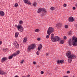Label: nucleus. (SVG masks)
I'll use <instances>...</instances> for the list:
<instances>
[{"mask_svg": "<svg viewBox=\"0 0 77 77\" xmlns=\"http://www.w3.org/2000/svg\"><path fill=\"white\" fill-rule=\"evenodd\" d=\"M36 54L38 56V55L39 54V51H37L36 53Z\"/></svg>", "mask_w": 77, "mask_h": 77, "instance_id": "32", "label": "nucleus"}, {"mask_svg": "<svg viewBox=\"0 0 77 77\" xmlns=\"http://www.w3.org/2000/svg\"><path fill=\"white\" fill-rule=\"evenodd\" d=\"M19 53H20V51H18L15 54H14V56H17V54H18Z\"/></svg>", "mask_w": 77, "mask_h": 77, "instance_id": "20", "label": "nucleus"}, {"mask_svg": "<svg viewBox=\"0 0 77 77\" xmlns=\"http://www.w3.org/2000/svg\"><path fill=\"white\" fill-rule=\"evenodd\" d=\"M48 35H47L46 36V38L47 39H48L49 38V36H50V34H48Z\"/></svg>", "mask_w": 77, "mask_h": 77, "instance_id": "30", "label": "nucleus"}, {"mask_svg": "<svg viewBox=\"0 0 77 77\" xmlns=\"http://www.w3.org/2000/svg\"><path fill=\"white\" fill-rule=\"evenodd\" d=\"M33 63L34 64V65H36V62L35 61H34L33 62Z\"/></svg>", "mask_w": 77, "mask_h": 77, "instance_id": "36", "label": "nucleus"}, {"mask_svg": "<svg viewBox=\"0 0 77 77\" xmlns=\"http://www.w3.org/2000/svg\"><path fill=\"white\" fill-rule=\"evenodd\" d=\"M46 56H48V53L46 54Z\"/></svg>", "mask_w": 77, "mask_h": 77, "instance_id": "44", "label": "nucleus"}, {"mask_svg": "<svg viewBox=\"0 0 77 77\" xmlns=\"http://www.w3.org/2000/svg\"><path fill=\"white\" fill-rule=\"evenodd\" d=\"M63 6L64 7H66V4H63Z\"/></svg>", "mask_w": 77, "mask_h": 77, "instance_id": "37", "label": "nucleus"}, {"mask_svg": "<svg viewBox=\"0 0 77 77\" xmlns=\"http://www.w3.org/2000/svg\"><path fill=\"white\" fill-rule=\"evenodd\" d=\"M36 47L35 44H32L30 45L27 49L28 51H30L31 50H33Z\"/></svg>", "mask_w": 77, "mask_h": 77, "instance_id": "5", "label": "nucleus"}, {"mask_svg": "<svg viewBox=\"0 0 77 77\" xmlns=\"http://www.w3.org/2000/svg\"><path fill=\"white\" fill-rule=\"evenodd\" d=\"M73 10H75V7H73Z\"/></svg>", "mask_w": 77, "mask_h": 77, "instance_id": "41", "label": "nucleus"}, {"mask_svg": "<svg viewBox=\"0 0 77 77\" xmlns=\"http://www.w3.org/2000/svg\"><path fill=\"white\" fill-rule=\"evenodd\" d=\"M17 25H15V27H17Z\"/></svg>", "mask_w": 77, "mask_h": 77, "instance_id": "49", "label": "nucleus"}, {"mask_svg": "<svg viewBox=\"0 0 77 77\" xmlns=\"http://www.w3.org/2000/svg\"><path fill=\"white\" fill-rule=\"evenodd\" d=\"M27 41V38H24L23 40V42H26Z\"/></svg>", "mask_w": 77, "mask_h": 77, "instance_id": "21", "label": "nucleus"}, {"mask_svg": "<svg viewBox=\"0 0 77 77\" xmlns=\"http://www.w3.org/2000/svg\"><path fill=\"white\" fill-rule=\"evenodd\" d=\"M6 74V72H4L3 71H2L1 70H0V74H5H5Z\"/></svg>", "mask_w": 77, "mask_h": 77, "instance_id": "17", "label": "nucleus"}, {"mask_svg": "<svg viewBox=\"0 0 77 77\" xmlns=\"http://www.w3.org/2000/svg\"><path fill=\"white\" fill-rule=\"evenodd\" d=\"M17 28L18 30L20 31V32H23V27H22V26L20 24H19L17 26Z\"/></svg>", "mask_w": 77, "mask_h": 77, "instance_id": "7", "label": "nucleus"}, {"mask_svg": "<svg viewBox=\"0 0 77 77\" xmlns=\"http://www.w3.org/2000/svg\"><path fill=\"white\" fill-rule=\"evenodd\" d=\"M64 39H66V36L64 37Z\"/></svg>", "mask_w": 77, "mask_h": 77, "instance_id": "40", "label": "nucleus"}, {"mask_svg": "<svg viewBox=\"0 0 77 77\" xmlns=\"http://www.w3.org/2000/svg\"><path fill=\"white\" fill-rule=\"evenodd\" d=\"M19 23L20 24H23V21L22 20H20L19 21Z\"/></svg>", "mask_w": 77, "mask_h": 77, "instance_id": "29", "label": "nucleus"}, {"mask_svg": "<svg viewBox=\"0 0 77 77\" xmlns=\"http://www.w3.org/2000/svg\"><path fill=\"white\" fill-rule=\"evenodd\" d=\"M1 44H2V41H0V45H1Z\"/></svg>", "mask_w": 77, "mask_h": 77, "instance_id": "47", "label": "nucleus"}, {"mask_svg": "<svg viewBox=\"0 0 77 77\" xmlns=\"http://www.w3.org/2000/svg\"><path fill=\"white\" fill-rule=\"evenodd\" d=\"M19 35V33L18 32H15V38H17Z\"/></svg>", "mask_w": 77, "mask_h": 77, "instance_id": "18", "label": "nucleus"}, {"mask_svg": "<svg viewBox=\"0 0 77 77\" xmlns=\"http://www.w3.org/2000/svg\"><path fill=\"white\" fill-rule=\"evenodd\" d=\"M37 3L36 2H34L33 3V5L34 6H36Z\"/></svg>", "mask_w": 77, "mask_h": 77, "instance_id": "26", "label": "nucleus"}, {"mask_svg": "<svg viewBox=\"0 0 77 77\" xmlns=\"http://www.w3.org/2000/svg\"><path fill=\"white\" fill-rule=\"evenodd\" d=\"M60 44H63V43H64V41H63V40H61L60 42Z\"/></svg>", "mask_w": 77, "mask_h": 77, "instance_id": "23", "label": "nucleus"}, {"mask_svg": "<svg viewBox=\"0 0 77 77\" xmlns=\"http://www.w3.org/2000/svg\"><path fill=\"white\" fill-rule=\"evenodd\" d=\"M62 26V24L61 23H58L56 24V27L57 29H59V27H61Z\"/></svg>", "mask_w": 77, "mask_h": 77, "instance_id": "12", "label": "nucleus"}, {"mask_svg": "<svg viewBox=\"0 0 77 77\" xmlns=\"http://www.w3.org/2000/svg\"><path fill=\"white\" fill-rule=\"evenodd\" d=\"M54 9L55 8L54 7H52L51 8V11H53V10H54Z\"/></svg>", "mask_w": 77, "mask_h": 77, "instance_id": "28", "label": "nucleus"}, {"mask_svg": "<svg viewBox=\"0 0 77 77\" xmlns=\"http://www.w3.org/2000/svg\"><path fill=\"white\" fill-rule=\"evenodd\" d=\"M75 58H76V56L74 54H72L70 58L68 60V62L69 63H71L72 62V59H75Z\"/></svg>", "mask_w": 77, "mask_h": 77, "instance_id": "4", "label": "nucleus"}, {"mask_svg": "<svg viewBox=\"0 0 77 77\" xmlns=\"http://www.w3.org/2000/svg\"><path fill=\"white\" fill-rule=\"evenodd\" d=\"M7 59H8V58L7 57H3L1 60L2 62H3L4 61L6 60Z\"/></svg>", "mask_w": 77, "mask_h": 77, "instance_id": "14", "label": "nucleus"}, {"mask_svg": "<svg viewBox=\"0 0 77 77\" xmlns=\"http://www.w3.org/2000/svg\"><path fill=\"white\" fill-rule=\"evenodd\" d=\"M67 72L68 73V74H69L70 73V71H68Z\"/></svg>", "mask_w": 77, "mask_h": 77, "instance_id": "39", "label": "nucleus"}, {"mask_svg": "<svg viewBox=\"0 0 77 77\" xmlns=\"http://www.w3.org/2000/svg\"><path fill=\"white\" fill-rule=\"evenodd\" d=\"M71 53L69 51L67 52L66 53V56L67 57L69 58V59H70V57H71Z\"/></svg>", "mask_w": 77, "mask_h": 77, "instance_id": "9", "label": "nucleus"}, {"mask_svg": "<svg viewBox=\"0 0 77 77\" xmlns=\"http://www.w3.org/2000/svg\"><path fill=\"white\" fill-rule=\"evenodd\" d=\"M44 12L45 14H44V15H45L46 14V13L47 12V10L44 8H39L37 11L38 13H40V12Z\"/></svg>", "mask_w": 77, "mask_h": 77, "instance_id": "6", "label": "nucleus"}, {"mask_svg": "<svg viewBox=\"0 0 77 77\" xmlns=\"http://www.w3.org/2000/svg\"><path fill=\"white\" fill-rule=\"evenodd\" d=\"M51 41L52 42H57L60 41V38L58 36H57L54 37V34H51Z\"/></svg>", "mask_w": 77, "mask_h": 77, "instance_id": "1", "label": "nucleus"}, {"mask_svg": "<svg viewBox=\"0 0 77 77\" xmlns=\"http://www.w3.org/2000/svg\"><path fill=\"white\" fill-rule=\"evenodd\" d=\"M37 40L38 41H39V40H40V38H37Z\"/></svg>", "mask_w": 77, "mask_h": 77, "instance_id": "43", "label": "nucleus"}, {"mask_svg": "<svg viewBox=\"0 0 77 77\" xmlns=\"http://www.w3.org/2000/svg\"><path fill=\"white\" fill-rule=\"evenodd\" d=\"M3 50H4V52H6V51L8 50V48H4L3 49Z\"/></svg>", "mask_w": 77, "mask_h": 77, "instance_id": "25", "label": "nucleus"}, {"mask_svg": "<svg viewBox=\"0 0 77 77\" xmlns=\"http://www.w3.org/2000/svg\"><path fill=\"white\" fill-rule=\"evenodd\" d=\"M72 40L71 39V38H70L68 40V43L69 44V46H71L72 45Z\"/></svg>", "mask_w": 77, "mask_h": 77, "instance_id": "11", "label": "nucleus"}, {"mask_svg": "<svg viewBox=\"0 0 77 77\" xmlns=\"http://www.w3.org/2000/svg\"><path fill=\"white\" fill-rule=\"evenodd\" d=\"M54 28L52 27H50L48 28V30L47 34H48V35H50V34H51V33L54 32Z\"/></svg>", "mask_w": 77, "mask_h": 77, "instance_id": "3", "label": "nucleus"}, {"mask_svg": "<svg viewBox=\"0 0 77 77\" xmlns=\"http://www.w3.org/2000/svg\"><path fill=\"white\" fill-rule=\"evenodd\" d=\"M72 45L74 47L77 46V38L76 37L73 36L72 37Z\"/></svg>", "mask_w": 77, "mask_h": 77, "instance_id": "2", "label": "nucleus"}, {"mask_svg": "<svg viewBox=\"0 0 77 77\" xmlns=\"http://www.w3.org/2000/svg\"><path fill=\"white\" fill-rule=\"evenodd\" d=\"M42 48V45L40 44L38 46V51H39L41 48Z\"/></svg>", "mask_w": 77, "mask_h": 77, "instance_id": "15", "label": "nucleus"}, {"mask_svg": "<svg viewBox=\"0 0 77 77\" xmlns=\"http://www.w3.org/2000/svg\"><path fill=\"white\" fill-rule=\"evenodd\" d=\"M68 27V26L67 25H66L65 26V28H66V29H67Z\"/></svg>", "mask_w": 77, "mask_h": 77, "instance_id": "33", "label": "nucleus"}, {"mask_svg": "<svg viewBox=\"0 0 77 77\" xmlns=\"http://www.w3.org/2000/svg\"><path fill=\"white\" fill-rule=\"evenodd\" d=\"M75 27L77 29V24L75 25Z\"/></svg>", "mask_w": 77, "mask_h": 77, "instance_id": "42", "label": "nucleus"}, {"mask_svg": "<svg viewBox=\"0 0 77 77\" xmlns=\"http://www.w3.org/2000/svg\"><path fill=\"white\" fill-rule=\"evenodd\" d=\"M30 76V75H28L27 76V77H29Z\"/></svg>", "mask_w": 77, "mask_h": 77, "instance_id": "45", "label": "nucleus"}, {"mask_svg": "<svg viewBox=\"0 0 77 77\" xmlns=\"http://www.w3.org/2000/svg\"><path fill=\"white\" fill-rule=\"evenodd\" d=\"M23 62H24V60H22L20 62V63H23Z\"/></svg>", "mask_w": 77, "mask_h": 77, "instance_id": "35", "label": "nucleus"}, {"mask_svg": "<svg viewBox=\"0 0 77 77\" xmlns=\"http://www.w3.org/2000/svg\"><path fill=\"white\" fill-rule=\"evenodd\" d=\"M41 74H44V71H42L41 72Z\"/></svg>", "mask_w": 77, "mask_h": 77, "instance_id": "38", "label": "nucleus"}, {"mask_svg": "<svg viewBox=\"0 0 77 77\" xmlns=\"http://www.w3.org/2000/svg\"><path fill=\"white\" fill-rule=\"evenodd\" d=\"M40 31V30H39V29H36L35 30V32H39Z\"/></svg>", "mask_w": 77, "mask_h": 77, "instance_id": "22", "label": "nucleus"}, {"mask_svg": "<svg viewBox=\"0 0 77 77\" xmlns=\"http://www.w3.org/2000/svg\"><path fill=\"white\" fill-rule=\"evenodd\" d=\"M13 45H14V46L15 47H16V48H19V47H20L19 44H18L17 42L16 41H15Z\"/></svg>", "mask_w": 77, "mask_h": 77, "instance_id": "8", "label": "nucleus"}, {"mask_svg": "<svg viewBox=\"0 0 77 77\" xmlns=\"http://www.w3.org/2000/svg\"><path fill=\"white\" fill-rule=\"evenodd\" d=\"M18 6V3H16L14 5V7H15V8H17V7Z\"/></svg>", "mask_w": 77, "mask_h": 77, "instance_id": "27", "label": "nucleus"}, {"mask_svg": "<svg viewBox=\"0 0 77 77\" xmlns=\"http://www.w3.org/2000/svg\"><path fill=\"white\" fill-rule=\"evenodd\" d=\"M14 56H15L13 54L12 55H11V56H9L8 57V59H12V57H14Z\"/></svg>", "mask_w": 77, "mask_h": 77, "instance_id": "19", "label": "nucleus"}, {"mask_svg": "<svg viewBox=\"0 0 77 77\" xmlns=\"http://www.w3.org/2000/svg\"><path fill=\"white\" fill-rule=\"evenodd\" d=\"M0 14L2 17H3L5 15V13L3 11H0Z\"/></svg>", "mask_w": 77, "mask_h": 77, "instance_id": "16", "label": "nucleus"}, {"mask_svg": "<svg viewBox=\"0 0 77 77\" xmlns=\"http://www.w3.org/2000/svg\"><path fill=\"white\" fill-rule=\"evenodd\" d=\"M72 33V32L71 31H70L69 32V35H71Z\"/></svg>", "mask_w": 77, "mask_h": 77, "instance_id": "34", "label": "nucleus"}, {"mask_svg": "<svg viewBox=\"0 0 77 77\" xmlns=\"http://www.w3.org/2000/svg\"><path fill=\"white\" fill-rule=\"evenodd\" d=\"M23 1L24 3H27L28 5H30L32 4V3L29 0H23Z\"/></svg>", "mask_w": 77, "mask_h": 77, "instance_id": "10", "label": "nucleus"}, {"mask_svg": "<svg viewBox=\"0 0 77 77\" xmlns=\"http://www.w3.org/2000/svg\"><path fill=\"white\" fill-rule=\"evenodd\" d=\"M69 21L70 23L73 22V21H74V19H73V17H70L69 19Z\"/></svg>", "mask_w": 77, "mask_h": 77, "instance_id": "13", "label": "nucleus"}, {"mask_svg": "<svg viewBox=\"0 0 77 77\" xmlns=\"http://www.w3.org/2000/svg\"><path fill=\"white\" fill-rule=\"evenodd\" d=\"M75 6H76V7H77V3H76L75 5Z\"/></svg>", "mask_w": 77, "mask_h": 77, "instance_id": "46", "label": "nucleus"}, {"mask_svg": "<svg viewBox=\"0 0 77 77\" xmlns=\"http://www.w3.org/2000/svg\"><path fill=\"white\" fill-rule=\"evenodd\" d=\"M64 62H65V61H64L63 60H60V63H64Z\"/></svg>", "mask_w": 77, "mask_h": 77, "instance_id": "24", "label": "nucleus"}, {"mask_svg": "<svg viewBox=\"0 0 77 77\" xmlns=\"http://www.w3.org/2000/svg\"><path fill=\"white\" fill-rule=\"evenodd\" d=\"M63 77H68V76H64Z\"/></svg>", "mask_w": 77, "mask_h": 77, "instance_id": "48", "label": "nucleus"}, {"mask_svg": "<svg viewBox=\"0 0 77 77\" xmlns=\"http://www.w3.org/2000/svg\"><path fill=\"white\" fill-rule=\"evenodd\" d=\"M57 63L58 65H59V64H60V60H58L57 61Z\"/></svg>", "mask_w": 77, "mask_h": 77, "instance_id": "31", "label": "nucleus"}]
</instances>
